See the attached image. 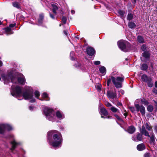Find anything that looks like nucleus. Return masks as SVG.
I'll use <instances>...</instances> for the list:
<instances>
[{
  "instance_id": "obj_1",
  "label": "nucleus",
  "mask_w": 157,
  "mask_h": 157,
  "mask_svg": "<svg viewBox=\"0 0 157 157\" xmlns=\"http://www.w3.org/2000/svg\"><path fill=\"white\" fill-rule=\"evenodd\" d=\"M11 94L13 97L17 98L18 100H21L19 98L20 97L23 98L25 100H29L32 99L33 97V92L32 89L29 88V89H27V90L23 94L21 88V87L17 86L14 87L12 86L10 90Z\"/></svg>"
},
{
  "instance_id": "obj_2",
  "label": "nucleus",
  "mask_w": 157,
  "mask_h": 157,
  "mask_svg": "<svg viewBox=\"0 0 157 157\" xmlns=\"http://www.w3.org/2000/svg\"><path fill=\"white\" fill-rule=\"evenodd\" d=\"M49 144L54 147L61 146L62 137L61 134L56 130H52L48 133Z\"/></svg>"
},
{
  "instance_id": "obj_3",
  "label": "nucleus",
  "mask_w": 157,
  "mask_h": 157,
  "mask_svg": "<svg viewBox=\"0 0 157 157\" xmlns=\"http://www.w3.org/2000/svg\"><path fill=\"white\" fill-rule=\"evenodd\" d=\"M44 113L47 119L52 122L56 121V117L59 120H62L64 118V116L63 113L58 111L56 113L52 109L45 107L44 110Z\"/></svg>"
},
{
  "instance_id": "obj_4",
  "label": "nucleus",
  "mask_w": 157,
  "mask_h": 157,
  "mask_svg": "<svg viewBox=\"0 0 157 157\" xmlns=\"http://www.w3.org/2000/svg\"><path fill=\"white\" fill-rule=\"evenodd\" d=\"M2 79L4 81L5 84H7L9 83L11 80L12 83H14V80L15 78L11 72H7L6 74H2L1 75Z\"/></svg>"
},
{
  "instance_id": "obj_5",
  "label": "nucleus",
  "mask_w": 157,
  "mask_h": 157,
  "mask_svg": "<svg viewBox=\"0 0 157 157\" xmlns=\"http://www.w3.org/2000/svg\"><path fill=\"white\" fill-rule=\"evenodd\" d=\"M112 82L117 88H120L122 87V83L124 80L123 77L118 76L116 78L114 77H112Z\"/></svg>"
},
{
  "instance_id": "obj_6",
  "label": "nucleus",
  "mask_w": 157,
  "mask_h": 157,
  "mask_svg": "<svg viewBox=\"0 0 157 157\" xmlns=\"http://www.w3.org/2000/svg\"><path fill=\"white\" fill-rule=\"evenodd\" d=\"M107 96L113 103H115L116 101H118V99L117 97L115 89L114 90V91L113 90L107 91Z\"/></svg>"
},
{
  "instance_id": "obj_7",
  "label": "nucleus",
  "mask_w": 157,
  "mask_h": 157,
  "mask_svg": "<svg viewBox=\"0 0 157 157\" xmlns=\"http://www.w3.org/2000/svg\"><path fill=\"white\" fill-rule=\"evenodd\" d=\"M117 44L119 48L124 52H127V48L130 46V44L128 42L123 40L118 41Z\"/></svg>"
},
{
  "instance_id": "obj_8",
  "label": "nucleus",
  "mask_w": 157,
  "mask_h": 157,
  "mask_svg": "<svg viewBox=\"0 0 157 157\" xmlns=\"http://www.w3.org/2000/svg\"><path fill=\"white\" fill-rule=\"evenodd\" d=\"M141 132L142 134L146 136H148L150 137V142L151 144H153L155 142V136L153 134H152L151 136H150L149 134V132L147 131L145 128L144 125L142 126V128L141 131Z\"/></svg>"
},
{
  "instance_id": "obj_9",
  "label": "nucleus",
  "mask_w": 157,
  "mask_h": 157,
  "mask_svg": "<svg viewBox=\"0 0 157 157\" xmlns=\"http://www.w3.org/2000/svg\"><path fill=\"white\" fill-rule=\"evenodd\" d=\"M12 129V127L7 124H0V134H3L5 130H10Z\"/></svg>"
},
{
  "instance_id": "obj_10",
  "label": "nucleus",
  "mask_w": 157,
  "mask_h": 157,
  "mask_svg": "<svg viewBox=\"0 0 157 157\" xmlns=\"http://www.w3.org/2000/svg\"><path fill=\"white\" fill-rule=\"evenodd\" d=\"M141 134L139 132H137L132 137V140L135 141H141L143 140L142 135L143 134L141 132Z\"/></svg>"
},
{
  "instance_id": "obj_11",
  "label": "nucleus",
  "mask_w": 157,
  "mask_h": 157,
  "mask_svg": "<svg viewBox=\"0 0 157 157\" xmlns=\"http://www.w3.org/2000/svg\"><path fill=\"white\" fill-rule=\"evenodd\" d=\"M100 112L101 118H109L111 117H107L108 114V112L104 108H101L100 109Z\"/></svg>"
},
{
  "instance_id": "obj_12",
  "label": "nucleus",
  "mask_w": 157,
  "mask_h": 157,
  "mask_svg": "<svg viewBox=\"0 0 157 157\" xmlns=\"http://www.w3.org/2000/svg\"><path fill=\"white\" fill-rule=\"evenodd\" d=\"M135 106L137 111H140L142 115L145 113V109L144 107L142 105H140L139 104H136Z\"/></svg>"
},
{
  "instance_id": "obj_13",
  "label": "nucleus",
  "mask_w": 157,
  "mask_h": 157,
  "mask_svg": "<svg viewBox=\"0 0 157 157\" xmlns=\"http://www.w3.org/2000/svg\"><path fill=\"white\" fill-rule=\"evenodd\" d=\"M142 56L144 57V59L143 60L142 59H141V60L144 62H146L150 58V53L148 51H145L142 53Z\"/></svg>"
},
{
  "instance_id": "obj_14",
  "label": "nucleus",
  "mask_w": 157,
  "mask_h": 157,
  "mask_svg": "<svg viewBox=\"0 0 157 157\" xmlns=\"http://www.w3.org/2000/svg\"><path fill=\"white\" fill-rule=\"evenodd\" d=\"M87 53L89 56H92L95 52L94 49L92 47H88L86 49Z\"/></svg>"
},
{
  "instance_id": "obj_15",
  "label": "nucleus",
  "mask_w": 157,
  "mask_h": 157,
  "mask_svg": "<svg viewBox=\"0 0 157 157\" xmlns=\"http://www.w3.org/2000/svg\"><path fill=\"white\" fill-rule=\"evenodd\" d=\"M11 143L12 145V147L11 148V150L12 151H13V150L17 146L20 145L21 144L20 142H16L15 140L11 141Z\"/></svg>"
},
{
  "instance_id": "obj_16",
  "label": "nucleus",
  "mask_w": 157,
  "mask_h": 157,
  "mask_svg": "<svg viewBox=\"0 0 157 157\" xmlns=\"http://www.w3.org/2000/svg\"><path fill=\"white\" fill-rule=\"evenodd\" d=\"M17 80L19 83L20 84L23 85L25 84V78L23 75H21L20 77H18Z\"/></svg>"
},
{
  "instance_id": "obj_17",
  "label": "nucleus",
  "mask_w": 157,
  "mask_h": 157,
  "mask_svg": "<svg viewBox=\"0 0 157 157\" xmlns=\"http://www.w3.org/2000/svg\"><path fill=\"white\" fill-rule=\"evenodd\" d=\"M135 131V128L133 126H131L128 128L126 131L129 133L132 134Z\"/></svg>"
},
{
  "instance_id": "obj_18",
  "label": "nucleus",
  "mask_w": 157,
  "mask_h": 157,
  "mask_svg": "<svg viewBox=\"0 0 157 157\" xmlns=\"http://www.w3.org/2000/svg\"><path fill=\"white\" fill-rule=\"evenodd\" d=\"M51 6H52L53 8L52 9V11L53 13L55 15H56L57 14V11L58 10L59 8L57 6V4H52Z\"/></svg>"
},
{
  "instance_id": "obj_19",
  "label": "nucleus",
  "mask_w": 157,
  "mask_h": 157,
  "mask_svg": "<svg viewBox=\"0 0 157 157\" xmlns=\"http://www.w3.org/2000/svg\"><path fill=\"white\" fill-rule=\"evenodd\" d=\"M137 148L139 151H141L145 149V147L144 144H141L138 145L137 146Z\"/></svg>"
},
{
  "instance_id": "obj_20",
  "label": "nucleus",
  "mask_w": 157,
  "mask_h": 157,
  "mask_svg": "<svg viewBox=\"0 0 157 157\" xmlns=\"http://www.w3.org/2000/svg\"><path fill=\"white\" fill-rule=\"evenodd\" d=\"M137 41L139 43L142 44L144 42V40L143 36H138L137 37Z\"/></svg>"
},
{
  "instance_id": "obj_21",
  "label": "nucleus",
  "mask_w": 157,
  "mask_h": 157,
  "mask_svg": "<svg viewBox=\"0 0 157 157\" xmlns=\"http://www.w3.org/2000/svg\"><path fill=\"white\" fill-rule=\"evenodd\" d=\"M151 78L148 77L146 75L144 74L141 76V79L143 82H146Z\"/></svg>"
},
{
  "instance_id": "obj_22",
  "label": "nucleus",
  "mask_w": 157,
  "mask_h": 157,
  "mask_svg": "<svg viewBox=\"0 0 157 157\" xmlns=\"http://www.w3.org/2000/svg\"><path fill=\"white\" fill-rule=\"evenodd\" d=\"M148 80L146 82L148 86L149 87H151L153 85V82H152V79L151 78Z\"/></svg>"
},
{
  "instance_id": "obj_23",
  "label": "nucleus",
  "mask_w": 157,
  "mask_h": 157,
  "mask_svg": "<svg viewBox=\"0 0 157 157\" xmlns=\"http://www.w3.org/2000/svg\"><path fill=\"white\" fill-rule=\"evenodd\" d=\"M44 16L43 14H40L39 15V18L38 20V25H40L43 22Z\"/></svg>"
},
{
  "instance_id": "obj_24",
  "label": "nucleus",
  "mask_w": 157,
  "mask_h": 157,
  "mask_svg": "<svg viewBox=\"0 0 157 157\" xmlns=\"http://www.w3.org/2000/svg\"><path fill=\"white\" fill-rule=\"evenodd\" d=\"M99 71L101 73L105 75L106 73V69L104 66H101L99 68Z\"/></svg>"
},
{
  "instance_id": "obj_25",
  "label": "nucleus",
  "mask_w": 157,
  "mask_h": 157,
  "mask_svg": "<svg viewBox=\"0 0 157 157\" xmlns=\"http://www.w3.org/2000/svg\"><path fill=\"white\" fill-rule=\"evenodd\" d=\"M5 31L6 32V34L8 35L10 34L13 33V32H11V29L10 28L7 27L5 29Z\"/></svg>"
},
{
  "instance_id": "obj_26",
  "label": "nucleus",
  "mask_w": 157,
  "mask_h": 157,
  "mask_svg": "<svg viewBox=\"0 0 157 157\" xmlns=\"http://www.w3.org/2000/svg\"><path fill=\"white\" fill-rule=\"evenodd\" d=\"M128 26L129 28L132 29L135 28L136 26V25L134 22L130 21L128 23Z\"/></svg>"
},
{
  "instance_id": "obj_27",
  "label": "nucleus",
  "mask_w": 157,
  "mask_h": 157,
  "mask_svg": "<svg viewBox=\"0 0 157 157\" xmlns=\"http://www.w3.org/2000/svg\"><path fill=\"white\" fill-rule=\"evenodd\" d=\"M141 68L142 70L145 71L148 68V66L147 64L144 63L142 65Z\"/></svg>"
},
{
  "instance_id": "obj_28",
  "label": "nucleus",
  "mask_w": 157,
  "mask_h": 157,
  "mask_svg": "<svg viewBox=\"0 0 157 157\" xmlns=\"http://www.w3.org/2000/svg\"><path fill=\"white\" fill-rule=\"evenodd\" d=\"M144 127H146V128L149 131H151L152 129V127L150 124L148 123H146L145 124Z\"/></svg>"
},
{
  "instance_id": "obj_29",
  "label": "nucleus",
  "mask_w": 157,
  "mask_h": 157,
  "mask_svg": "<svg viewBox=\"0 0 157 157\" xmlns=\"http://www.w3.org/2000/svg\"><path fill=\"white\" fill-rule=\"evenodd\" d=\"M147 110L149 112H152L153 110V107L152 105H149L147 108Z\"/></svg>"
},
{
  "instance_id": "obj_30",
  "label": "nucleus",
  "mask_w": 157,
  "mask_h": 157,
  "mask_svg": "<svg viewBox=\"0 0 157 157\" xmlns=\"http://www.w3.org/2000/svg\"><path fill=\"white\" fill-rule=\"evenodd\" d=\"M13 6L15 7H16L18 9L20 8V5L17 2H15L12 3Z\"/></svg>"
},
{
  "instance_id": "obj_31",
  "label": "nucleus",
  "mask_w": 157,
  "mask_h": 157,
  "mask_svg": "<svg viewBox=\"0 0 157 157\" xmlns=\"http://www.w3.org/2000/svg\"><path fill=\"white\" fill-rule=\"evenodd\" d=\"M110 109L112 112L114 113L117 112L118 111V110L117 109L114 107L113 106L111 107Z\"/></svg>"
},
{
  "instance_id": "obj_32",
  "label": "nucleus",
  "mask_w": 157,
  "mask_h": 157,
  "mask_svg": "<svg viewBox=\"0 0 157 157\" xmlns=\"http://www.w3.org/2000/svg\"><path fill=\"white\" fill-rule=\"evenodd\" d=\"M133 17V16L132 14L130 13L128 14L127 17V19L129 21L131 20Z\"/></svg>"
},
{
  "instance_id": "obj_33",
  "label": "nucleus",
  "mask_w": 157,
  "mask_h": 157,
  "mask_svg": "<svg viewBox=\"0 0 157 157\" xmlns=\"http://www.w3.org/2000/svg\"><path fill=\"white\" fill-rule=\"evenodd\" d=\"M74 55V53L73 52H71L70 54V56L71 58V59L72 60H74L75 58L73 57Z\"/></svg>"
},
{
  "instance_id": "obj_34",
  "label": "nucleus",
  "mask_w": 157,
  "mask_h": 157,
  "mask_svg": "<svg viewBox=\"0 0 157 157\" xmlns=\"http://www.w3.org/2000/svg\"><path fill=\"white\" fill-rule=\"evenodd\" d=\"M114 77L113 76H111L110 78H109L108 79L107 81V85L108 86H109V85L110 83L111 82V81H112V77Z\"/></svg>"
},
{
  "instance_id": "obj_35",
  "label": "nucleus",
  "mask_w": 157,
  "mask_h": 157,
  "mask_svg": "<svg viewBox=\"0 0 157 157\" xmlns=\"http://www.w3.org/2000/svg\"><path fill=\"white\" fill-rule=\"evenodd\" d=\"M142 102L145 105H147L148 104V102L144 99L142 100Z\"/></svg>"
},
{
  "instance_id": "obj_36",
  "label": "nucleus",
  "mask_w": 157,
  "mask_h": 157,
  "mask_svg": "<svg viewBox=\"0 0 157 157\" xmlns=\"http://www.w3.org/2000/svg\"><path fill=\"white\" fill-rule=\"evenodd\" d=\"M67 21V18L66 17L64 16H63L62 17V21L63 23L64 24H65Z\"/></svg>"
},
{
  "instance_id": "obj_37",
  "label": "nucleus",
  "mask_w": 157,
  "mask_h": 157,
  "mask_svg": "<svg viewBox=\"0 0 157 157\" xmlns=\"http://www.w3.org/2000/svg\"><path fill=\"white\" fill-rule=\"evenodd\" d=\"M118 13L121 16H123L124 14V11L121 10H119L118 11Z\"/></svg>"
},
{
  "instance_id": "obj_38",
  "label": "nucleus",
  "mask_w": 157,
  "mask_h": 157,
  "mask_svg": "<svg viewBox=\"0 0 157 157\" xmlns=\"http://www.w3.org/2000/svg\"><path fill=\"white\" fill-rule=\"evenodd\" d=\"M146 48H147L145 44L143 45L141 47V49L143 51H144V52L145 51V50H146Z\"/></svg>"
},
{
  "instance_id": "obj_39",
  "label": "nucleus",
  "mask_w": 157,
  "mask_h": 157,
  "mask_svg": "<svg viewBox=\"0 0 157 157\" xmlns=\"http://www.w3.org/2000/svg\"><path fill=\"white\" fill-rule=\"evenodd\" d=\"M35 95L36 98H38V97L40 95L39 92L38 91H36L35 93Z\"/></svg>"
},
{
  "instance_id": "obj_40",
  "label": "nucleus",
  "mask_w": 157,
  "mask_h": 157,
  "mask_svg": "<svg viewBox=\"0 0 157 157\" xmlns=\"http://www.w3.org/2000/svg\"><path fill=\"white\" fill-rule=\"evenodd\" d=\"M42 96L44 98H48V94L46 93H44L42 95Z\"/></svg>"
},
{
  "instance_id": "obj_41",
  "label": "nucleus",
  "mask_w": 157,
  "mask_h": 157,
  "mask_svg": "<svg viewBox=\"0 0 157 157\" xmlns=\"http://www.w3.org/2000/svg\"><path fill=\"white\" fill-rule=\"evenodd\" d=\"M49 15H50V17L52 19H55V16L56 15H55V14H52V13H49Z\"/></svg>"
},
{
  "instance_id": "obj_42",
  "label": "nucleus",
  "mask_w": 157,
  "mask_h": 157,
  "mask_svg": "<svg viewBox=\"0 0 157 157\" xmlns=\"http://www.w3.org/2000/svg\"><path fill=\"white\" fill-rule=\"evenodd\" d=\"M105 105L108 107H111L112 106V105L110 103L108 102H106L105 103Z\"/></svg>"
},
{
  "instance_id": "obj_43",
  "label": "nucleus",
  "mask_w": 157,
  "mask_h": 157,
  "mask_svg": "<svg viewBox=\"0 0 157 157\" xmlns=\"http://www.w3.org/2000/svg\"><path fill=\"white\" fill-rule=\"evenodd\" d=\"M100 62L99 61H94V64L95 65H98L100 64Z\"/></svg>"
},
{
  "instance_id": "obj_44",
  "label": "nucleus",
  "mask_w": 157,
  "mask_h": 157,
  "mask_svg": "<svg viewBox=\"0 0 157 157\" xmlns=\"http://www.w3.org/2000/svg\"><path fill=\"white\" fill-rule=\"evenodd\" d=\"M80 65L81 64L78 62H77L75 64V66L76 67H79Z\"/></svg>"
},
{
  "instance_id": "obj_45",
  "label": "nucleus",
  "mask_w": 157,
  "mask_h": 157,
  "mask_svg": "<svg viewBox=\"0 0 157 157\" xmlns=\"http://www.w3.org/2000/svg\"><path fill=\"white\" fill-rule=\"evenodd\" d=\"M114 116L118 120L120 121H121L122 120L119 117L118 115L117 114H115Z\"/></svg>"
},
{
  "instance_id": "obj_46",
  "label": "nucleus",
  "mask_w": 157,
  "mask_h": 157,
  "mask_svg": "<svg viewBox=\"0 0 157 157\" xmlns=\"http://www.w3.org/2000/svg\"><path fill=\"white\" fill-rule=\"evenodd\" d=\"M144 157H150V154L148 153H147L144 154Z\"/></svg>"
},
{
  "instance_id": "obj_47",
  "label": "nucleus",
  "mask_w": 157,
  "mask_h": 157,
  "mask_svg": "<svg viewBox=\"0 0 157 157\" xmlns=\"http://www.w3.org/2000/svg\"><path fill=\"white\" fill-rule=\"evenodd\" d=\"M129 109L131 111H132V112H133L135 111V109L133 107H129Z\"/></svg>"
},
{
  "instance_id": "obj_48",
  "label": "nucleus",
  "mask_w": 157,
  "mask_h": 157,
  "mask_svg": "<svg viewBox=\"0 0 157 157\" xmlns=\"http://www.w3.org/2000/svg\"><path fill=\"white\" fill-rule=\"evenodd\" d=\"M15 25H16V24L14 23V24H10V25L9 26L10 28H13L14 27Z\"/></svg>"
},
{
  "instance_id": "obj_49",
  "label": "nucleus",
  "mask_w": 157,
  "mask_h": 157,
  "mask_svg": "<svg viewBox=\"0 0 157 157\" xmlns=\"http://www.w3.org/2000/svg\"><path fill=\"white\" fill-rule=\"evenodd\" d=\"M152 92L155 94H157V90L156 89H153L152 90Z\"/></svg>"
},
{
  "instance_id": "obj_50",
  "label": "nucleus",
  "mask_w": 157,
  "mask_h": 157,
  "mask_svg": "<svg viewBox=\"0 0 157 157\" xmlns=\"http://www.w3.org/2000/svg\"><path fill=\"white\" fill-rule=\"evenodd\" d=\"M118 102L117 103V106H121L122 104L120 102H118V101H117Z\"/></svg>"
},
{
  "instance_id": "obj_51",
  "label": "nucleus",
  "mask_w": 157,
  "mask_h": 157,
  "mask_svg": "<svg viewBox=\"0 0 157 157\" xmlns=\"http://www.w3.org/2000/svg\"><path fill=\"white\" fill-rule=\"evenodd\" d=\"M33 106H30L29 107V109L30 110L32 111L33 110Z\"/></svg>"
},
{
  "instance_id": "obj_52",
  "label": "nucleus",
  "mask_w": 157,
  "mask_h": 157,
  "mask_svg": "<svg viewBox=\"0 0 157 157\" xmlns=\"http://www.w3.org/2000/svg\"><path fill=\"white\" fill-rule=\"evenodd\" d=\"M154 129H155V131L157 133V125L155 126V127H154Z\"/></svg>"
},
{
  "instance_id": "obj_53",
  "label": "nucleus",
  "mask_w": 157,
  "mask_h": 157,
  "mask_svg": "<svg viewBox=\"0 0 157 157\" xmlns=\"http://www.w3.org/2000/svg\"><path fill=\"white\" fill-rule=\"evenodd\" d=\"M63 33L66 36L67 35V31L66 30H64Z\"/></svg>"
},
{
  "instance_id": "obj_54",
  "label": "nucleus",
  "mask_w": 157,
  "mask_h": 157,
  "mask_svg": "<svg viewBox=\"0 0 157 157\" xmlns=\"http://www.w3.org/2000/svg\"><path fill=\"white\" fill-rule=\"evenodd\" d=\"M155 86L156 88H157V81H156L155 82Z\"/></svg>"
},
{
  "instance_id": "obj_55",
  "label": "nucleus",
  "mask_w": 157,
  "mask_h": 157,
  "mask_svg": "<svg viewBox=\"0 0 157 157\" xmlns=\"http://www.w3.org/2000/svg\"><path fill=\"white\" fill-rule=\"evenodd\" d=\"M71 12L72 14H74L75 13V11L74 10H72L71 11Z\"/></svg>"
},
{
  "instance_id": "obj_56",
  "label": "nucleus",
  "mask_w": 157,
  "mask_h": 157,
  "mask_svg": "<svg viewBox=\"0 0 157 157\" xmlns=\"http://www.w3.org/2000/svg\"><path fill=\"white\" fill-rule=\"evenodd\" d=\"M35 101V99H33L32 100H31L30 101L31 102H34Z\"/></svg>"
},
{
  "instance_id": "obj_57",
  "label": "nucleus",
  "mask_w": 157,
  "mask_h": 157,
  "mask_svg": "<svg viewBox=\"0 0 157 157\" xmlns=\"http://www.w3.org/2000/svg\"><path fill=\"white\" fill-rule=\"evenodd\" d=\"M97 88L99 90H101V87L100 86H97Z\"/></svg>"
},
{
  "instance_id": "obj_58",
  "label": "nucleus",
  "mask_w": 157,
  "mask_h": 157,
  "mask_svg": "<svg viewBox=\"0 0 157 157\" xmlns=\"http://www.w3.org/2000/svg\"><path fill=\"white\" fill-rule=\"evenodd\" d=\"M2 63L1 61L0 60V67L2 66Z\"/></svg>"
},
{
  "instance_id": "obj_59",
  "label": "nucleus",
  "mask_w": 157,
  "mask_h": 157,
  "mask_svg": "<svg viewBox=\"0 0 157 157\" xmlns=\"http://www.w3.org/2000/svg\"><path fill=\"white\" fill-rule=\"evenodd\" d=\"M136 0H134V1H133L132 3L134 4H135L136 3Z\"/></svg>"
},
{
  "instance_id": "obj_60",
  "label": "nucleus",
  "mask_w": 157,
  "mask_h": 157,
  "mask_svg": "<svg viewBox=\"0 0 157 157\" xmlns=\"http://www.w3.org/2000/svg\"><path fill=\"white\" fill-rule=\"evenodd\" d=\"M115 73L116 74V72H113L112 74H111V75H115Z\"/></svg>"
},
{
  "instance_id": "obj_61",
  "label": "nucleus",
  "mask_w": 157,
  "mask_h": 157,
  "mask_svg": "<svg viewBox=\"0 0 157 157\" xmlns=\"http://www.w3.org/2000/svg\"><path fill=\"white\" fill-rule=\"evenodd\" d=\"M2 22L1 21H0V25H2Z\"/></svg>"
},
{
  "instance_id": "obj_62",
  "label": "nucleus",
  "mask_w": 157,
  "mask_h": 157,
  "mask_svg": "<svg viewBox=\"0 0 157 157\" xmlns=\"http://www.w3.org/2000/svg\"><path fill=\"white\" fill-rule=\"evenodd\" d=\"M49 98H48V99H46V101H49Z\"/></svg>"
},
{
  "instance_id": "obj_63",
  "label": "nucleus",
  "mask_w": 157,
  "mask_h": 157,
  "mask_svg": "<svg viewBox=\"0 0 157 157\" xmlns=\"http://www.w3.org/2000/svg\"><path fill=\"white\" fill-rule=\"evenodd\" d=\"M124 115L125 116H127V114H126V113H124Z\"/></svg>"
},
{
  "instance_id": "obj_64",
  "label": "nucleus",
  "mask_w": 157,
  "mask_h": 157,
  "mask_svg": "<svg viewBox=\"0 0 157 157\" xmlns=\"http://www.w3.org/2000/svg\"><path fill=\"white\" fill-rule=\"evenodd\" d=\"M61 25H62V24H59V26H61Z\"/></svg>"
}]
</instances>
